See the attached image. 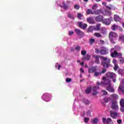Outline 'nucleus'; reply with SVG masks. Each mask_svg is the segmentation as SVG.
I'll use <instances>...</instances> for the list:
<instances>
[{"mask_svg": "<svg viewBox=\"0 0 124 124\" xmlns=\"http://www.w3.org/2000/svg\"><path fill=\"white\" fill-rule=\"evenodd\" d=\"M110 97L112 99H118L119 98V96H118L117 94L114 93V94L110 95Z\"/></svg>", "mask_w": 124, "mask_h": 124, "instance_id": "19", "label": "nucleus"}, {"mask_svg": "<svg viewBox=\"0 0 124 124\" xmlns=\"http://www.w3.org/2000/svg\"><path fill=\"white\" fill-rule=\"evenodd\" d=\"M93 58H95V62H96V63H99V62H100L99 61V56L97 55H93Z\"/></svg>", "mask_w": 124, "mask_h": 124, "instance_id": "18", "label": "nucleus"}, {"mask_svg": "<svg viewBox=\"0 0 124 124\" xmlns=\"http://www.w3.org/2000/svg\"><path fill=\"white\" fill-rule=\"evenodd\" d=\"M120 106H124V99H121L120 101Z\"/></svg>", "mask_w": 124, "mask_h": 124, "instance_id": "32", "label": "nucleus"}, {"mask_svg": "<svg viewBox=\"0 0 124 124\" xmlns=\"http://www.w3.org/2000/svg\"><path fill=\"white\" fill-rule=\"evenodd\" d=\"M120 62H121V63H124V59L122 58L120 59Z\"/></svg>", "mask_w": 124, "mask_h": 124, "instance_id": "50", "label": "nucleus"}, {"mask_svg": "<svg viewBox=\"0 0 124 124\" xmlns=\"http://www.w3.org/2000/svg\"><path fill=\"white\" fill-rule=\"evenodd\" d=\"M68 17L70 18V19H72V20L74 19V18H75V17L72 14H69L68 15Z\"/></svg>", "mask_w": 124, "mask_h": 124, "instance_id": "34", "label": "nucleus"}, {"mask_svg": "<svg viewBox=\"0 0 124 124\" xmlns=\"http://www.w3.org/2000/svg\"><path fill=\"white\" fill-rule=\"evenodd\" d=\"M95 53H96L97 54H99V53H100V50H99L98 49H96Z\"/></svg>", "mask_w": 124, "mask_h": 124, "instance_id": "56", "label": "nucleus"}, {"mask_svg": "<svg viewBox=\"0 0 124 124\" xmlns=\"http://www.w3.org/2000/svg\"><path fill=\"white\" fill-rule=\"evenodd\" d=\"M94 31L93 29V26H90L88 29L87 31L88 32H93Z\"/></svg>", "mask_w": 124, "mask_h": 124, "instance_id": "22", "label": "nucleus"}, {"mask_svg": "<svg viewBox=\"0 0 124 124\" xmlns=\"http://www.w3.org/2000/svg\"><path fill=\"white\" fill-rule=\"evenodd\" d=\"M91 59V55L87 54L86 56L84 57V60L86 61H89Z\"/></svg>", "mask_w": 124, "mask_h": 124, "instance_id": "28", "label": "nucleus"}, {"mask_svg": "<svg viewBox=\"0 0 124 124\" xmlns=\"http://www.w3.org/2000/svg\"><path fill=\"white\" fill-rule=\"evenodd\" d=\"M79 8H80V6H79V5H75L74 6L75 9L78 10V9H79Z\"/></svg>", "mask_w": 124, "mask_h": 124, "instance_id": "47", "label": "nucleus"}, {"mask_svg": "<svg viewBox=\"0 0 124 124\" xmlns=\"http://www.w3.org/2000/svg\"><path fill=\"white\" fill-rule=\"evenodd\" d=\"M100 43H101V44H104V41L101 40H100Z\"/></svg>", "mask_w": 124, "mask_h": 124, "instance_id": "60", "label": "nucleus"}, {"mask_svg": "<svg viewBox=\"0 0 124 124\" xmlns=\"http://www.w3.org/2000/svg\"><path fill=\"white\" fill-rule=\"evenodd\" d=\"M95 40L94 39H90L89 40V43L91 44V45H93V43H94L95 42Z\"/></svg>", "mask_w": 124, "mask_h": 124, "instance_id": "36", "label": "nucleus"}, {"mask_svg": "<svg viewBox=\"0 0 124 124\" xmlns=\"http://www.w3.org/2000/svg\"><path fill=\"white\" fill-rule=\"evenodd\" d=\"M52 94L51 93H46L42 95L41 98L44 101L49 102L50 100H52Z\"/></svg>", "mask_w": 124, "mask_h": 124, "instance_id": "4", "label": "nucleus"}, {"mask_svg": "<svg viewBox=\"0 0 124 124\" xmlns=\"http://www.w3.org/2000/svg\"><path fill=\"white\" fill-rule=\"evenodd\" d=\"M118 28H119V27L118 26V25L114 24L113 25L112 27H111V29L113 31H116V30H117L118 29Z\"/></svg>", "mask_w": 124, "mask_h": 124, "instance_id": "25", "label": "nucleus"}, {"mask_svg": "<svg viewBox=\"0 0 124 124\" xmlns=\"http://www.w3.org/2000/svg\"><path fill=\"white\" fill-rule=\"evenodd\" d=\"M74 34V32L73 31H69V35H72V34Z\"/></svg>", "mask_w": 124, "mask_h": 124, "instance_id": "52", "label": "nucleus"}, {"mask_svg": "<svg viewBox=\"0 0 124 124\" xmlns=\"http://www.w3.org/2000/svg\"><path fill=\"white\" fill-rule=\"evenodd\" d=\"M94 36L96 37H102V35L100 33L95 32L94 33Z\"/></svg>", "mask_w": 124, "mask_h": 124, "instance_id": "30", "label": "nucleus"}, {"mask_svg": "<svg viewBox=\"0 0 124 124\" xmlns=\"http://www.w3.org/2000/svg\"><path fill=\"white\" fill-rule=\"evenodd\" d=\"M94 14L96 15H99V13H101V11L100 10H97L94 12Z\"/></svg>", "mask_w": 124, "mask_h": 124, "instance_id": "35", "label": "nucleus"}, {"mask_svg": "<svg viewBox=\"0 0 124 124\" xmlns=\"http://www.w3.org/2000/svg\"><path fill=\"white\" fill-rule=\"evenodd\" d=\"M114 20L115 21V22H120L122 20L120 16L118 15H114Z\"/></svg>", "mask_w": 124, "mask_h": 124, "instance_id": "17", "label": "nucleus"}, {"mask_svg": "<svg viewBox=\"0 0 124 124\" xmlns=\"http://www.w3.org/2000/svg\"><path fill=\"white\" fill-rule=\"evenodd\" d=\"M121 85V86H124V79L122 80Z\"/></svg>", "mask_w": 124, "mask_h": 124, "instance_id": "57", "label": "nucleus"}, {"mask_svg": "<svg viewBox=\"0 0 124 124\" xmlns=\"http://www.w3.org/2000/svg\"><path fill=\"white\" fill-rule=\"evenodd\" d=\"M97 90H99V87L98 86H94L93 87L92 93L93 95H95V94H97V93H98V92H97Z\"/></svg>", "mask_w": 124, "mask_h": 124, "instance_id": "10", "label": "nucleus"}, {"mask_svg": "<svg viewBox=\"0 0 124 124\" xmlns=\"http://www.w3.org/2000/svg\"><path fill=\"white\" fill-rule=\"evenodd\" d=\"M105 13H106V16H110V15H111V14H112L111 12H106Z\"/></svg>", "mask_w": 124, "mask_h": 124, "instance_id": "46", "label": "nucleus"}, {"mask_svg": "<svg viewBox=\"0 0 124 124\" xmlns=\"http://www.w3.org/2000/svg\"><path fill=\"white\" fill-rule=\"evenodd\" d=\"M76 33L80 36H83L84 35V32L81 31L79 29H76L75 30Z\"/></svg>", "mask_w": 124, "mask_h": 124, "instance_id": "11", "label": "nucleus"}, {"mask_svg": "<svg viewBox=\"0 0 124 124\" xmlns=\"http://www.w3.org/2000/svg\"><path fill=\"white\" fill-rule=\"evenodd\" d=\"M101 73V74H104V73H106V69L103 68V70L101 72H100Z\"/></svg>", "mask_w": 124, "mask_h": 124, "instance_id": "44", "label": "nucleus"}, {"mask_svg": "<svg viewBox=\"0 0 124 124\" xmlns=\"http://www.w3.org/2000/svg\"><path fill=\"white\" fill-rule=\"evenodd\" d=\"M55 3L57 5L61 7L62 12H63L64 11H65V10H67V9H68V6L65 4V1L63 0H57Z\"/></svg>", "mask_w": 124, "mask_h": 124, "instance_id": "2", "label": "nucleus"}, {"mask_svg": "<svg viewBox=\"0 0 124 124\" xmlns=\"http://www.w3.org/2000/svg\"><path fill=\"white\" fill-rule=\"evenodd\" d=\"M96 22H101L102 20H103V16H98L95 17V18Z\"/></svg>", "mask_w": 124, "mask_h": 124, "instance_id": "15", "label": "nucleus"}, {"mask_svg": "<svg viewBox=\"0 0 124 124\" xmlns=\"http://www.w3.org/2000/svg\"><path fill=\"white\" fill-rule=\"evenodd\" d=\"M104 101L107 103L108 102H109V100H110V98H105L104 99Z\"/></svg>", "mask_w": 124, "mask_h": 124, "instance_id": "45", "label": "nucleus"}, {"mask_svg": "<svg viewBox=\"0 0 124 124\" xmlns=\"http://www.w3.org/2000/svg\"><path fill=\"white\" fill-rule=\"evenodd\" d=\"M79 27L81 28V29H83V30H85L88 27L87 24H83V22H79Z\"/></svg>", "mask_w": 124, "mask_h": 124, "instance_id": "14", "label": "nucleus"}, {"mask_svg": "<svg viewBox=\"0 0 124 124\" xmlns=\"http://www.w3.org/2000/svg\"><path fill=\"white\" fill-rule=\"evenodd\" d=\"M101 31H102V33L103 34H106V33H107L106 28H102L101 29Z\"/></svg>", "mask_w": 124, "mask_h": 124, "instance_id": "24", "label": "nucleus"}, {"mask_svg": "<svg viewBox=\"0 0 124 124\" xmlns=\"http://www.w3.org/2000/svg\"><path fill=\"white\" fill-rule=\"evenodd\" d=\"M117 37H118V34H117L115 32L111 31L109 34V38L111 43H115V41H114V39H115V38H117Z\"/></svg>", "mask_w": 124, "mask_h": 124, "instance_id": "6", "label": "nucleus"}, {"mask_svg": "<svg viewBox=\"0 0 124 124\" xmlns=\"http://www.w3.org/2000/svg\"><path fill=\"white\" fill-rule=\"evenodd\" d=\"M85 114L84 113V112H83V113L81 114V116H82V117H85Z\"/></svg>", "mask_w": 124, "mask_h": 124, "instance_id": "62", "label": "nucleus"}, {"mask_svg": "<svg viewBox=\"0 0 124 124\" xmlns=\"http://www.w3.org/2000/svg\"><path fill=\"white\" fill-rule=\"evenodd\" d=\"M103 23L105 25L108 26L111 24V20L109 19H105L103 20Z\"/></svg>", "mask_w": 124, "mask_h": 124, "instance_id": "13", "label": "nucleus"}, {"mask_svg": "<svg viewBox=\"0 0 124 124\" xmlns=\"http://www.w3.org/2000/svg\"><path fill=\"white\" fill-rule=\"evenodd\" d=\"M87 54V51L85 50H83L81 51V55L85 56Z\"/></svg>", "mask_w": 124, "mask_h": 124, "instance_id": "48", "label": "nucleus"}, {"mask_svg": "<svg viewBox=\"0 0 124 124\" xmlns=\"http://www.w3.org/2000/svg\"><path fill=\"white\" fill-rule=\"evenodd\" d=\"M80 72L81 73H83V72H84V70L83 69V68H80Z\"/></svg>", "mask_w": 124, "mask_h": 124, "instance_id": "61", "label": "nucleus"}, {"mask_svg": "<svg viewBox=\"0 0 124 124\" xmlns=\"http://www.w3.org/2000/svg\"><path fill=\"white\" fill-rule=\"evenodd\" d=\"M101 59L103 60L102 62V64L104 67H106L108 68L110 66V59L107 57H104L103 56L101 57Z\"/></svg>", "mask_w": 124, "mask_h": 124, "instance_id": "5", "label": "nucleus"}, {"mask_svg": "<svg viewBox=\"0 0 124 124\" xmlns=\"http://www.w3.org/2000/svg\"><path fill=\"white\" fill-rule=\"evenodd\" d=\"M91 91H92V88L89 87L86 90L85 92L86 93H91Z\"/></svg>", "mask_w": 124, "mask_h": 124, "instance_id": "33", "label": "nucleus"}, {"mask_svg": "<svg viewBox=\"0 0 124 124\" xmlns=\"http://www.w3.org/2000/svg\"><path fill=\"white\" fill-rule=\"evenodd\" d=\"M87 14H92L93 15V11L91 9H88L86 11Z\"/></svg>", "mask_w": 124, "mask_h": 124, "instance_id": "31", "label": "nucleus"}, {"mask_svg": "<svg viewBox=\"0 0 124 124\" xmlns=\"http://www.w3.org/2000/svg\"><path fill=\"white\" fill-rule=\"evenodd\" d=\"M111 108L113 110H118L119 109V106H118V102L116 100L112 101Z\"/></svg>", "mask_w": 124, "mask_h": 124, "instance_id": "7", "label": "nucleus"}, {"mask_svg": "<svg viewBox=\"0 0 124 124\" xmlns=\"http://www.w3.org/2000/svg\"><path fill=\"white\" fill-rule=\"evenodd\" d=\"M75 49H76V50H77V51H79L80 50V49H81V47L79 46H78L76 47Z\"/></svg>", "mask_w": 124, "mask_h": 124, "instance_id": "54", "label": "nucleus"}, {"mask_svg": "<svg viewBox=\"0 0 124 124\" xmlns=\"http://www.w3.org/2000/svg\"><path fill=\"white\" fill-rule=\"evenodd\" d=\"M102 122L103 124H107V119L105 118H102Z\"/></svg>", "mask_w": 124, "mask_h": 124, "instance_id": "43", "label": "nucleus"}, {"mask_svg": "<svg viewBox=\"0 0 124 124\" xmlns=\"http://www.w3.org/2000/svg\"><path fill=\"white\" fill-rule=\"evenodd\" d=\"M102 4H103V5L105 6V5H106V3H105V2H103V3H102Z\"/></svg>", "mask_w": 124, "mask_h": 124, "instance_id": "63", "label": "nucleus"}, {"mask_svg": "<svg viewBox=\"0 0 124 124\" xmlns=\"http://www.w3.org/2000/svg\"><path fill=\"white\" fill-rule=\"evenodd\" d=\"M101 75V73L100 72H95L94 74V76H95V77H98V76Z\"/></svg>", "mask_w": 124, "mask_h": 124, "instance_id": "27", "label": "nucleus"}, {"mask_svg": "<svg viewBox=\"0 0 124 124\" xmlns=\"http://www.w3.org/2000/svg\"><path fill=\"white\" fill-rule=\"evenodd\" d=\"M93 29H94V31H99L100 30V25H97L96 26H93Z\"/></svg>", "mask_w": 124, "mask_h": 124, "instance_id": "20", "label": "nucleus"}, {"mask_svg": "<svg viewBox=\"0 0 124 124\" xmlns=\"http://www.w3.org/2000/svg\"><path fill=\"white\" fill-rule=\"evenodd\" d=\"M66 82H67V83H69L70 82H71V78H66Z\"/></svg>", "mask_w": 124, "mask_h": 124, "instance_id": "51", "label": "nucleus"}, {"mask_svg": "<svg viewBox=\"0 0 124 124\" xmlns=\"http://www.w3.org/2000/svg\"><path fill=\"white\" fill-rule=\"evenodd\" d=\"M110 114L111 117H112L113 119H116L117 117H118V113L116 112L110 111Z\"/></svg>", "mask_w": 124, "mask_h": 124, "instance_id": "12", "label": "nucleus"}, {"mask_svg": "<svg viewBox=\"0 0 124 124\" xmlns=\"http://www.w3.org/2000/svg\"><path fill=\"white\" fill-rule=\"evenodd\" d=\"M86 115L87 116H91V111L90 110H88L86 112Z\"/></svg>", "mask_w": 124, "mask_h": 124, "instance_id": "53", "label": "nucleus"}, {"mask_svg": "<svg viewBox=\"0 0 124 124\" xmlns=\"http://www.w3.org/2000/svg\"><path fill=\"white\" fill-rule=\"evenodd\" d=\"M118 68H119V66L118 65V64H114V70H115V71H117V70H118Z\"/></svg>", "mask_w": 124, "mask_h": 124, "instance_id": "40", "label": "nucleus"}, {"mask_svg": "<svg viewBox=\"0 0 124 124\" xmlns=\"http://www.w3.org/2000/svg\"><path fill=\"white\" fill-rule=\"evenodd\" d=\"M117 50H120V47L118 46H115L114 48H112L110 49V55L112 58H116V57L121 58L122 56H123L122 53H118Z\"/></svg>", "mask_w": 124, "mask_h": 124, "instance_id": "3", "label": "nucleus"}, {"mask_svg": "<svg viewBox=\"0 0 124 124\" xmlns=\"http://www.w3.org/2000/svg\"><path fill=\"white\" fill-rule=\"evenodd\" d=\"M81 65H84V62L80 63Z\"/></svg>", "mask_w": 124, "mask_h": 124, "instance_id": "64", "label": "nucleus"}, {"mask_svg": "<svg viewBox=\"0 0 124 124\" xmlns=\"http://www.w3.org/2000/svg\"><path fill=\"white\" fill-rule=\"evenodd\" d=\"M83 102L85 104H90V102L87 99H84L83 100Z\"/></svg>", "mask_w": 124, "mask_h": 124, "instance_id": "41", "label": "nucleus"}, {"mask_svg": "<svg viewBox=\"0 0 124 124\" xmlns=\"http://www.w3.org/2000/svg\"><path fill=\"white\" fill-rule=\"evenodd\" d=\"M87 21L89 24H92V25H94V24H95L93 17L87 18Z\"/></svg>", "mask_w": 124, "mask_h": 124, "instance_id": "9", "label": "nucleus"}, {"mask_svg": "<svg viewBox=\"0 0 124 124\" xmlns=\"http://www.w3.org/2000/svg\"><path fill=\"white\" fill-rule=\"evenodd\" d=\"M106 77H102V80L104 81L105 82H97V86H99V85H101V86H103L104 85L108 86V87H107V91L108 92H109V93H115V90H114V88L113 87L111 86V80L110 79H112L113 82L114 83H116V77H117V76L116 74L114 73L108 72L106 74Z\"/></svg>", "mask_w": 124, "mask_h": 124, "instance_id": "1", "label": "nucleus"}, {"mask_svg": "<svg viewBox=\"0 0 124 124\" xmlns=\"http://www.w3.org/2000/svg\"><path fill=\"white\" fill-rule=\"evenodd\" d=\"M107 124H113V122H112V119H111V118H108L107 119Z\"/></svg>", "mask_w": 124, "mask_h": 124, "instance_id": "26", "label": "nucleus"}, {"mask_svg": "<svg viewBox=\"0 0 124 124\" xmlns=\"http://www.w3.org/2000/svg\"><path fill=\"white\" fill-rule=\"evenodd\" d=\"M89 121H90V118H88V117H85L84 118V123H85L86 124H87Z\"/></svg>", "mask_w": 124, "mask_h": 124, "instance_id": "39", "label": "nucleus"}, {"mask_svg": "<svg viewBox=\"0 0 124 124\" xmlns=\"http://www.w3.org/2000/svg\"><path fill=\"white\" fill-rule=\"evenodd\" d=\"M55 66L56 68H58V70H60V69L61 68V66L59 64V63H56L55 65Z\"/></svg>", "mask_w": 124, "mask_h": 124, "instance_id": "37", "label": "nucleus"}, {"mask_svg": "<svg viewBox=\"0 0 124 124\" xmlns=\"http://www.w3.org/2000/svg\"><path fill=\"white\" fill-rule=\"evenodd\" d=\"M98 121H99L98 118H97L93 119L92 120L93 124H97V123H98Z\"/></svg>", "mask_w": 124, "mask_h": 124, "instance_id": "21", "label": "nucleus"}, {"mask_svg": "<svg viewBox=\"0 0 124 124\" xmlns=\"http://www.w3.org/2000/svg\"><path fill=\"white\" fill-rule=\"evenodd\" d=\"M100 54L107 55V54H108V49L104 46L101 47L100 49Z\"/></svg>", "mask_w": 124, "mask_h": 124, "instance_id": "8", "label": "nucleus"}, {"mask_svg": "<svg viewBox=\"0 0 124 124\" xmlns=\"http://www.w3.org/2000/svg\"><path fill=\"white\" fill-rule=\"evenodd\" d=\"M118 124H122V120H117Z\"/></svg>", "mask_w": 124, "mask_h": 124, "instance_id": "59", "label": "nucleus"}, {"mask_svg": "<svg viewBox=\"0 0 124 124\" xmlns=\"http://www.w3.org/2000/svg\"><path fill=\"white\" fill-rule=\"evenodd\" d=\"M121 91L124 94V88H123V86H119L118 89V92H121Z\"/></svg>", "mask_w": 124, "mask_h": 124, "instance_id": "29", "label": "nucleus"}, {"mask_svg": "<svg viewBox=\"0 0 124 124\" xmlns=\"http://www.w3.org/2000/svg\"><path fill=\"white\" fill-rule=\"evenodd\" d=\"M121 112H124V106H121Z\"/></svg>", "mask_w": 124, "mask_h": 124, "instance_id": "55", "label": "nucleus"}, {"mask_svg": "<svg viewBox=\"0 0 124 124\" xmlns=\"http://www.w3.org/2000/svg\"><path fill=\"white\" fill-rule=\"evenodd\" d=\"M113 62L114 64H117V60H116L115 59H114L113 60Z\"/></svg>", "mask_w": 124, "mask_h": 124, "instance_id": "58", "label": "nucleus"}, {"mask_svg": "<svg viewBox=\"0 0 124 124\" xmlns=\"http://www.w3.org/2000/svg\"><path fill=\"white\" fill-rule=\"evenodd\" d=\"M102 92L103 93V94H104V95H106L107 93H107V92L105 90L102 91Z\"/></svg>", "mask_w": 124, "mask_h": 124, "instance_id": "49", "label": "nucleus"}, {"mask_svg": "<svg viewBox=\"0 0 124 124\" xmlns=\"http://www.w3.org/2000/svg\"><path fill=\"white\" fill-rule=\"evenodd\" d=\"M107 9L113 10V9H115V7L112 5H109V6H107Z\"/></svg>", "mask_w": 124, "mask_h": 124, "instance_id": "23", "label": "nucleus"}, {"mask_svg": "<svg viewBox=\"0 0 124 124\" xmlns=\"http://www.w3.org/2000/svg\"><path fill=\"white\" fill-rule=\"evenodd\" d=\"M82 17H83V15H82L81 14H78V19H79L80 20H81V19H82Z\"/></svg>", "mask_w": 124, "mask_h": 124, "instance_id": "42", "label": "nucleus"}, {"mask_svg": "<svg viewBox=\"0 0 124 124\" xmlns=\"http://www.w3.org/2000/svg\"><path fill=\"white\" fill-rule=\"evenodd\" d=\"M96 71V67H92L91 68L89 69L88 72L89 73H93Z\"/></svg>", "mask_w": 124, "mask_h": 124, "instance_id": "16", "label": "nucleus"}, {"mask_svg": "<svg viewBox=\"0 0 124 124\" xmlns=\"http://www.w3.org/2000/svg\"><path fill=\"white\" fill-rule=\"evenodd\" d=\"M98 6H97V4H94L92 7L93 10H95V9H97L98 8Z\"/></svg>", "mask_w": 124, "mask_h": 124, "instance_id": "38", "label": "nucleus"}]
</instances>
